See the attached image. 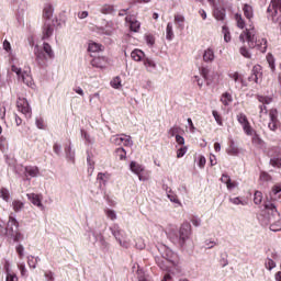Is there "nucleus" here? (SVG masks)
Listing matches in <instances>:
<instances>
[{
  "instance_id": "f257e3e1",
  "label": "nucleus",
  "mask_w": 281,
  "mask_h": 281,
  "mask_svg": "<svg viewBox=\"0 0 281 281\" xmlns=\"http://www.w3.org/2000/svg\"><path fill=\"white\" fill-rule=\"evenodd\" d=\"M240 43H247L250 49L257 47L262 53L267 52V40L266 38H258L256 36V27L254 24H249V29L244 30L239 35Z\"/></svg>"
},
{
  "instance_id": "f03ea898",
  "label": "nucleus",
  "mask_w": 281,
  "mask_h": 281,
  "mask_svg": "<svg viewBox=\"0 0 281 281\" xmlns=\"http://www.w3.org/2000/svg\"><path fill=\"white\" fill-rule=\"evenodd\" d=\"M266 214L269 216L271 232H281V217L273 204L266 205Z\"/></svg>"
},
{
  "instance_id": "7ed1b4c3",
  "label": "nucleus",
  "mask_w": 281,
  "mask_h": 281,
  "mask_svg": "<svg viewBox=\"0 0 281 281\" xmlns=\"http://www.w3.org/2000/svg\"><path fill=\"white\" fill-rule=\"evenodd\" d=\"M11 71L16 75L19 82H23V85H26V87H32L34 85V79H32L30 68L22 70L21 67L12 65Z\"/></svg>"
},
{
  "instance_id": "20e7f679",
  "label": "nucleus",
  "mask_w": 281,
  "mask_h": 281,
  "mask_svg": "<svg viewBox=\"0 0 281 281\" xmlns=\"http://www.w3.org/2000/svg\"><path fill=\"white\" fill-rule=\"evenodd\" d=\"M167 254L162 255V259H158V265L160 269H164L165 271H169V273H175V262L170 260L172 256H175V252L172 250L167 249ZM173 267V269H172Z\"/></svg>"
},
{
  "instance_id": "39448f33",
  "label": "nucleus",
  "mask_w": 281,
  "mask_h": 281,
  "mask_svg": "<svg viewBox=\"0 0 281 281\" xmlns=\"http://www.w3.org/2000/svg\"><path fill=\"white\" fill-rule=\"evenodd\" d=\"M130 168L134 172V175H137L139 181H148V179H150V176L144 170L142 165L132 161Z\"/></svg>"
},
{
  "instance_id": "423d86ee",
  "label": "nucleus",
  "mask_w": 281,
  "mask_h": 281,
  "mask_svg": "<svg viewBox=\"0 0 281 281\" xmlns=\"http://www.w3.org/2000/svg\"><path fill=\"white\" fill-rule=\"evenodd\" d=\"M111 142L116 146H133V140L131 139V136L125 134L112 136Z\"/></svg>"
},
{
  "instance_id": "0eeeda50",
  "label": "nucleus",
  "mask_w": 281,
  "mask_h": 281,
  "mask_svg": "<svg viewBox=\"0 0 281 281\" xmlns=\"http://www.w3.org/2000/svg\"><path fill=\"white\" fill-rule=\"evenodd\" d=\"M18 111L26 115L27 117H32V108H30V103L25 98H19L18 100Z\"/></svg>"
},
{
  "instance_id": "6e6552de",
  "label": "nucleus",
  "mask_w": 281,
  "mask_h": 281,
  "mask_svg": "<svg viewBox=\"0 0 281 281\" xmlns=\"http://www.w3.org/2000/svg\"><path fill=\"white\" fill-rule=\"evenodd\" d=\"M258 101L262 104L259 106V117L260 120H267V105L265 104H271L272 99L269 97H258Z\"/></svg>"
},
{
  "instance_id": "1a4fd4ad",
  "label": "nucleus",
  "mask_w": 281,
  "mask_h": 281,
  "mask_svg": "<svg viewBox=\"0 0 281 281\" xmlns=\"http://www.w3.org/2000/svg\"><path fill=\"white\" fill-rule=\"evenodd\" d=\"M237 121L239 124H241L245 133L248 135H254V130L251 128V125H249V121L247 120V116L245 114H238Z\"/></svg>"
},
{
  "instance_id": "9d476101",
  "label": "nucleus",
  "mask_w": 281,
  "mask_h": 281,
  "mask_svg": "<svg viewBox=\"0 0 281 281\" xmlns=\"http://www.w3.org/2000/svg\"><path fill=\"white\" fill-rule=\"evenodd\" d=\"M269 117H270V122L268 126L270 131H277L278 130V110L271 109L269 111Z\"/></svg>"
},
{
  "instance_id": "9b49d317",
  "label": "nucleus",
  "mask_w": 281,
  "mask_h": 281,
  "mask_svg": "<svg viewBox=\"0 0 281 281\" xmlns=\"http://www.w3.org/2000/svg\"><path fill=\"white\" fill-rule=\"evenodd\" d=\"M19 229V222H16L13 217L9 218L7 224V234L8 236H14Z\"/></svg>"
},
{
  "instance_id": "f8f14e48",
  "label": "nucleus",
  "mask_w": 281,
  "mask_h": 281,
  "mask_svg": "<svg viewBox=\"0 0 281 281\" xmlns=\"http://www.w3.org/2000/svg\"><path fill=\"white\" fill-rule=\"evenodd\" d=\"M268 12H272V16H276L278 12H281V0H271L268 7Z\"/></svg>"
},
{
  "instance_id": "ddd939ff",
  "label": "nucleus",
  "mask_w": 281,
  "mask_h": 281,
  "mask_svg": "<svg viewBox=\"0 0 281 281\" xmlns=\"http://www.w3.org/2000/svg\"><path fill=\"white\" fill-rule=\"evenodd\" d=\"M190 229H191V226L189 223H184L181 225L179 231L181 240H187V238H190Z\"/></svg>"
},
{
  "instance_id": "4468645a",
  "label": "nucleus",
  "mask_w": 281,
  "mask_h": 281,
  "mask_svg": "<svg viewBox=\"0 0 281 281\" xmlns=\"http://www.w3.org/2000/svg\"><path fill=\"white\" fill-rule=\"evenodd\" d=\"M243 12L246 19H248L250 25H254V23L251 22V20L254 19V8L249 4H244Z\"/></svg>"
},
{
  "instance_id": "2eb2a0df",
  "label": "nucleus",
  "mask_w": 281,
  "mask_h": 281,
  "mask_svg": "<svg viewBox=\"0 0 281 281\" xmlns=\"http://www.w3.org/2000/svg\"><path fill=\"white\" fill-rule=\"evenodd\" d=\"M54 34V25L52 24H44L43 31H42V38H49Z\"/></svg>"
},
{
  "instance_id": "dca6fc26",
  "label": "nucleus",
  "mask_w": 281,
  "mask_h": 281,
  "mask_svg": "<svg viewBox=\"0 0 281 281\" xmlns=\"http://www.w3.org/2000/svg\"><path fill=\"white\" fill-rule=\"evenodd\" d=\"M146 54L143 53L142 49H134L132 53H131V57L133 60H135L136 63H142V60H144Z\"/></svg>"
},
{
  "instance_id": "f3484780",
  "label": "nucleus",
  "mask_w": 281,
  "mask_h": 281,
  "mask_svg": "<svg viewBox=\"0 0 281 281\" xmlns=\"http://www.w3.org/2000/svg\"><path fill=\"white\" fill-rule=\"evenodd\" d=\"M215 58L216 56L214 55V49L207 48L204 50V54H203L204 63H214Z\"/></svg>"
},
{
  "instance_id": "a211bd4d",
  "label": "nucleus",
  "mask_w": 281,
  "mask_h": 281,
  "mask_svg": "<svg viewBox=\"0 0 281 281\" xmlns=\"http://www.w3.org/2000/svg\"><path fill=\"white\" fill-rule=\"evenodd\" d=\"M27 199L29 201H31V203H33V205H36L37 207H43V203L41 202V195L29 193Z\"/></svg>"
},
{
  "instance_id": "6ab92c4d",
  "label": "nucleus",
  "mask_w": 281,
  "mask_h": 281,
  "mask_svg": "<svg viewBox=\"0 0 281 281\" xmlns=\"http://www.w3.org/2000/svg\"><path fill=\"white\" fill-rule=\"evenodd\" d=\"M126 23H130V30H132V32H139V27L142 25L139 21L133 18H126Z\"/></svg>"
},
{
  "instance_id": "aec40b11",
  "label": "nucleus",
  "mask_w": 281,
  "mask_h": 281,
  "mask_svg": "<svg viewBox=\"0 0 281 281\" xmlns=\"http://www.w3.org/2000/svg\"><path fill=\"white\" fill-rule=\"evenodd\" d=\"M93 67H98L99 69H104L106 67V58L104 57H95L92 60Z\"/></svg>"
},
{
  "instance_id": "412c9836",
  "label": "nucleus",
  "mask_w": 281,
  "mask_h": 281,
  "mask_svg": "<svg viewBox=\"0 0 281 281\" xmlns=\"http://www.w3.org/2000/svg\"><path fill=\"white\" fill-rule=\"evenodd\" d=\"M144 67L146 68V71L153 72L155 69H157V64L153 61L150 58L144 59Z\"/></svg>"
},
{
  "instance_id": "4be33fe9",
  "label": "nucleus",
  "mask_w": 281,
  "mask_h": 281,
  "mask_svg": "<svg viewBox=\"0 0 281 281\" xmlns=\"http://www.w3.org/2000/svg\"><path fill=\"white\" fill-rule=\"evenodd\" d=\"M235 21L239 30H245V27H247V24L245 23V19H243V15L240 13L235 14Z\"/></svg>"
},
{
  "instance_id": "5701e85b",
  "label": "nucleus",
  "mask_w": 281,
  "mask_h": 281,
  "mask_svg": "<svg viewBox=\"0 0 281 281\" xmlns=\"http://www.w3.org/2000/svg\"><path fill=\"white\" fill-rule=\"evenodd\" d=\"M252 74L255 76L256 82H258V80H261L262 79V66H260V65L254 66Z\"/></svg>"
},
{
  "instance_id": "b1692460",
  "label": "nucleus",
  "mask_w": 281,
  "mask_h": 281,
  "mask_svg": "<svg viewBox=\"0 0 281 281\" xmlns=\"http://www.w3.org/2000/svg\"><path fill=\"white\" fill-rule=\"evenodd\" d=\"M233 98L229 92H225L222 94L221 102L224 104V106H229L232 104Z\"/></svg>"
},
{
  "instance_id": "393cba45",
  "label": "nucleus",
  "mask_w": 281,
  "mask_h": 281,
  "mask_svg": "<svg viewBox=\"0 0 281 281\" xmlns=\"http://www.w3.org/2000/svg\"><path fill=\"white\" fill-rule=\"evenodd\" d=\"M281 192V183H277L272 187L271 192H270V199L271 201H276V195L280 194Z\"/></svg>"
},
{
  "instance_id": "a878e982",
  "label": "nucleus",
  "mask_w": 281,
  "mask_h": 281,
  "mask_svg": "<svg viewBox=\"0 0 281 281\" xmlns=\"http://www.w3.org/2000/svg\"><path fill=\"white\" fill-rule=\"evenodd\" d=\"M266 59H267L268 66L270 67L272 74H274L276 72V58L273 57L272 54H268Z\"/></svg>"
},
{
  "instance_id": "bb28decb",
  "label": "nucleus",
  "mask_w": 281,
  "mask_h": 281,
  "mask_svg": "<svg viewBox=\"0 0 281 281\" xmlns=\"http://www.w3.org/2000/svg\"><path fill=\"white\" fill-rule=\"evenodd\" d=\"M43 49H44L47 58H54V49H52V45H49L48 43H44Z\"/></svg>"
},
{
  "instance_id": "cd10ccee",
  "label": "nucleus",
  "mask_w": 281,
  "mask_h": 281,
  "mask_svg": "<svg viewBox=\"0 0 281 281\" xmlns=\"http://www.w3.org/2000/svg\"><path fill=\"white\" fill-rule=\"evenodd\" d=\"M0 199L8 203V201H10V191L3 187H0Z\"/></svg>"
},
{
  "instance_id": "c85d7f7f",
  "label": "nucleus",
  "mask_w": 281,
  "mask_h": 281,
  "mask_svg": "<svg viewBox=\"0 0 281 281\" xmlns=\"http://www.w3.org/2000/svg\"><path fill=\"white\" fill-rule=\"evenodd\" d=\"M214 16L217 21H224L225 20V9H215Z\"/></svg>"
},
{
  "instance_id": "c756f323",
  "label": "nucleus",
  "mask_w": 281,
  "mask_h": 281,
  "mask_svg": "<svg viewBox=\"0 0 281 281\" xmlns=\"http://www.w3.org/2000/svg\"><path fill=\"white\" fill-rule=\"evenodd\" d=\"M44 16L46 19H52V16H54V7H52V4H47L44 8Z\"/></svg>"
},
{
  "instance_id": "7c9ffc66",
  "label": "nucleus",
  "mask_w": 281,
  "mask_h": 281,
  "mask_svg": "<svg viewBox=\"0 0 281 281\" xmlns=\"http://www.w3.org/2000/svg\"><path fill=\"white\" fill-rule=\"evenodd\" d=\"M5 271H7V281H19V278L16 274L10 272V266H5Z\"/></svg>"
},
{
  "instance_id": "2f4dec72",
  "label": "nucleus",
  "mask_w": 281,
  "mask_h": 281,
  "mask_svg": "<svg viewBox=\"0 0 281 281\" xmlns=\"http://www.w3.org/2000/svg\"><path fill=\"white\" fill-rule=\"evenodd\" d=\"M173 36H175V33L172 32V23H168L166 29V38L168 41H172Z\"/></svg>"
},
{
  "instance_id": "473e14b6",
  "label": "nucleus",
  "mask_w": 281,
  "mask_h": 281,
  "mask_svg": "<svg viewBox=\"0 0 281 281\" xmlns=\"http://www.w3.org/2000/svg\"><path fill=\"white\" fill-rule=\"evenodd\" d=\"M222 33L224 34L225 43H229V41H232V34L229 33V29H227V26H223Z\"/></svg>"
},
{
  "instance_id": "72a5a7b5",
  "label": "nucleus",
  "mask_w": 281,
  "mask_h": 281,
  "mask_svg": "<svg viewBox=\"0 0 281 281\" xmlns=\"http://www.w3.org/2000/svg\"><path fill=\"white\" fill-rule=\"evenodd\" d=\"M115 11V8L111 4H104L102 8H101V12L102 14H111V12H114Z\"/></svg>"
},
{
  "instance_id": "f704fd0d",
  "label": "nucleus",
  "mask_w": 281,
  "mask_h": 281,
  "mask_svg": "<svg viewBox=\"0 0 281 281\" xmlns=\"http://www.w3.org/2000/svg\"><path fill=\"white\" fill-rule=\"evenodd\" d=\"M29 177H38V168L37 167H27L25 168Z\"/></svg>"
},
{
  "instance_id": "c9c22d12",
  "label": "nucleus",
  "mask_w": 281,
  "mask_h": 281,
  "mask_svg": "<svg viewBox=\"0 0 281 281\" xmlns=\"http://www.w3.org/2000/svg\"><path fill=\"white\" fill-rule=\"evenodd\" d=\"M254 203L256 205H260L262 203V192L260 191L255 192Z\"/></svg>"
},
{
  "instance_id": "e433bc0d",
  "label": "nucleus",
  "mask_w": 281,
  "mask_h": 281,
  "mask_svg": "<svg viewBox=\"0 0 281 281\" xmlns=\"http://www.w3.org/2000/svg\"><path fill=\"white\" fill-rule=\"evenodd\" d=\"M35 56L37 60H47V56L38 49V46H35Z\"/></svg>"
},
{
  "instance_id": "4c0bfd02",
  "label": "nucleus",
  "mask_w": 281,
  "mask_h": 281,
  "mask_svg": "<svg viewBox=\"0 0 281 281\" xmlns=\"http://www.w3.org/2000/svg\"><path fill=\"white\" fill-rule=\"evenodd\" d=\"M229 201L233 205H247V201H244L240 198H231Z\"/></svg>"
},
{
  "instance_id": "58836bf2",
  "label": "nucleus",
  "mask_w": 281,
  "mask_h": 281,
  "mask_svg": "<svg viewBox=\"0 0 281 281\" xmlns=\"http://www.w3.org/2000/svg\"><path fill=\"white\" fill-rule=\"evenodd\" d=\"M111 87H113V89H120V87H122V79H120V77H115L111 81Z\"/></svg>"
},
{
  "instance_id": "ea45409f",
  "label": "nucleus",
  "mask_w": 281,
  "mask_h": 281,
  "mask_svg": "<svg viewBox=\"0 0 281 281\" xmlns=\"http://www.w3.org/2000/svg\"><path fill=\"white\" fill-rule=\"evenodd\" d=\"M88 49L89 52H100V49H102V46L98 43H90Z\"/></svg>"
},
{
  "instance_id": "a19ab883",
  "label": "nucleus",
  "mask_w": 281,
  "mask_h": 281,
  "mask_svg": "<svg viewBox=\"0 0 281 281\" xmlns=\"http://www.w3.org/2000/svg\"><path fill=\"white\" fill-rule=\"evenodd\" d=\"M238 153H239V149H238V147L235 146V145H231V146L228 147V149H227V154H228V155L236 156V155H238Z\"/></svg>"
},
{
  "instance_id": "79ce46f5",
  "label": "nucleus",
  "mask_w": 281,
  "mask_h": 281,
  "mask_svg": "<svg viewBox=\"0 0 281 281\" xmlns=\"http://www.w3.org/2000/svg\"><path fill=\"white\" fill-rule=\"evenodd\" d=\"M239 53L241 56H244V58H251V53L245 46L239 48Z\"/></svg>"
},
{
  "instance_id": "37998d69",
  "label": "nucleus",
  "mask_w": 281,
  "mask_h": 281,
  "mask_svg": "<svg viewBox=\"0 0 281 281\" xmlns=\"http://www.w3.org/2000/svg\"><path fill=\"white\" fill-rule=\"evenodd\" d=\"M14 212H19L20 210H23V202L21 201H13L12 202Z\"/></svg>"
},
{
  "instance_id": "c03bdc74",
  "label": "nucleus",
  "mask_w": 281,
  "mask_h": 281,
  "mask_svg": "<svg viewBox=\"0 0 281 281\" xmlns=\"http://www.w3.org/2000/svg\"><path fill=\"white\" fill-rule=\"evenodd\" d=\"M213 117L220 126H223V120L221 119V114H218L216 110L213 111Z\"/></svg>"
},
{
  "instance_id": "a18cd8bd",
  "label": "nucleus",
  "mask_w": 281,
  "mask_h": 281,
  "mask_svg": "<svg viewBox=\"0 0 281 281\" xmlns=\"http://www.w3.org/2000/svg\"><path fill=\"white\" fill-rule=\"evenodd\" d=\"M270 164L273 166V168H281V158H272Z\"/></svg>"
},
{
  "instance_id": "49530a36",
  "label": "nucleus",
  "mask_w": 281,
  "mask_h": 281,
  "mask_svg": "<svg viewBox=\"0 0 281 281\" xmlns=\"http://www.w3.org/2000/svg\"><path fill=\"white\" fill-rule=\"evenodd\" d=\"M188 153V147H180L177 151V157L178 159H180V157H183V155H186Z\"/></svg>"
},
{
  "instance_id": "de8ad7c7",
  "label": "nucleus",
  "mask_w": 281,
  "mask_h": 281,
  "mask_svg": "<svg viewBox=\"0 0 281 281\" xmlns=\"http://www.w3.org/2000/svg\"><path fill=\"white\" fill-rule=\"evenodd\" d=\"M168 199H169L172 203H177L178 205H181V202L179 201V198H177V195H175L173 193H169V194H168Z\"/></svg>"
},
{
  "instance_id": "09e8293b",
  "label": "nucleus",
  "mask_w": 281,
  "mask_h": 281,
  "mask_svg": "<svg viewBox=\"0 0 281 281\" xmlns=\"http://www.w3.org/2000/svg\"><path fill=\"white\" fill-rule=\"evenodd\" d=\"M116 155L120 157V159H126V150H124V148H119L116 150Z\"/></svg>"
},
{
  "instance_id": "8fccbe9b",
  "label": "nucleus",
  "mask_w": 281,
  "mask_h": 281,
  "mask_svg": "<svg viewBox=\"0 0 281 281\" xmlns=\"http://www.w3.org/2000/svg\"><path fill=\"white\" fill-rule=\"evenodd\" d=\"M186 21V18L181 14L175 15V23H178V25H181Z\"/></svg>"
},
{
  "instance_id": "3c124183",
  "label": "nucleus",
  "mask_w": 281,
  "mask_h": 281,
  "mask_svg": "<svg viewBox=\"0 0 281 281\" xmlns=\"http://www.w3.org/2000/svg\"><path fill=\"white\" fill-rule=\"evenodd\" d=\"M145 41L147 45H150V46L155 45V37L153 35H146Z\"/></svg>"
},
{
  "instance_id": "603ef678",
  "label": "nucleus",
  "mask_w": 281,
  "mask_h": 281,
  "mask_svg": "<svg viewBox=\"0 0 281 281\" xmlns=\"http://www.w3.org/2000/svg\"><path fill=\"white\" fill-rule=\"evenodd\" d=\"M209 74H210V69H207V68L200 69V75L202 76V78H204V80H207Z\"/></svg>"
},
{
  "instance_id": "864d4df0",
  "label": "nucleus",
  "mask_w": 281,
  "mask_h": 281,
  "mask_svg": "<svg viewBox=\"0 0 281 281\" xmlns=\"http://www.w3.org/2000/svg\"><path fill=\"white\" fill-rule=\"evenodd\" d=\"M266 267H267V269H269V271H271V269H274L276 262L272 259H268L266 261Z\"/></svg>"
},
{
  "instance_id": "5fc2aeb1",
  "label": "nucleus",
  "mask_w": 281,
  "mask_h": 281,
  "mask_svg": "<svg viewBox=\"0 0 281 281\" xmlns=\"http://www.w3.org/2000/svg\"><path fill=\"white\" fill-rule=\"evenodd\" d=\"M205 164H206L205 157L204 156H200L199 157V161H198L199 168H205Z\"/></svg>"
},
{
  "instance_id": "6e6d98bb",
  "label": "nucleus",
  "mask_w": 281,
  "mask_h": 281,
  "mask_svg": "<svg viewBox=\"0 0 281 281\" xmlns=\"http://www.w3.org/2000/svg\"><path fill=\"white\" fill-rule=\"evenodd\" d=\"M229 78H232V80H234L235 82H238L240 75L236 71L228 74Z\"/></svg>"
},
{
  "instance_id": "4d7b16f0",
  "label": "nucleus",
  "mask_w": 281,
  "mask_h": 281,
  "mask_svg": "<svg viewBox=\"0 0 281 281\" xmlns=\"http://www.w3.org/2000/svg\"><path fill=\"white\" fill-rule=\"evenodd\" d=\"M216 246V241H212L210 239H207L204 244V247H206V249H212V247Z\"/></svg>"
},
{
  "instance_id": "13d9d810",
  "label": "nucleus",
  "mask_w": 281,
  "mask_h": 281,
  "mask_svg": "<svg viewBox=\"0 0 281 281\" xmlns=\"http://www.w3.org/2000/svg\"><path fill=\"white\" fill-rule=\"evenodd\" d=\"M236 186H238V184L236 182H233L232 178H229V181L226 182L227 190H234V188H236Z\"/></svg>"
},
{
  "instance_id": "bf43d9fd",
  "label": "nucleus",
  "mask_w": 281,
  "mask_h": 281,
  "mask_svg": "<svg viewBox=\"0 0 281 281\" xmlns=\"http://www.w3.org/2000/svg\"><path fill=\"white\" fill-rule=\"evenodd\" d=\"M120 245H122L123 247H128L131 239H126V238H119Z\"/></svg>"
},
{
  "instance_id": "052dcab7",
  "label": "nucleus",
  "mask_w": 281,
  "mask_h": 281,
  "mask_svg": "<svg viewBox=\"0 0 281 281\" xmlns=\"http://www.w3.org/2000/svg\"><path fill=\"white\" fill-rule=\"evenodd\" d=\"M194 78L199 87H203V85H205V78L201 79L199 76H194Z\"/></svg>"
},
{
  "instance_id": "680f3d73",
  "label": "nucleus",
  "mask_w": 281,
  "mask_h": 281,
  "mask_svg": "<svg viewBox=\"0 0 281 281\" xmlns=\"http://www.w3.org/2000/svg\"><path fill=\"white\" fill-rule=\"evenodd\" d=\"M176 142H177V144H179L180 146H183V144H186V139H184L183 136H181V135H176Z\"/></svg>"
},
{
  "instance_id": "e2e57ef3",
  "label": "nucleus",
  "mask_w": 281,
  "mask_h": 281,
  "mask_svg": "<svg viewBox=\"0 0 281 281\" xmlns=\"http://www.w3.org/2000/svg\"><path fill=\"white\" fill-rule=\"evenodd\" d=\"M106 215L109 218H111V221H115L117 218V216L115 215V211H108Z\"/></svg>"
},
{
  "instance_id": "0e129e2a",
  "label": "nucleus",
  "mask_w": 281,
  "mask_h": 281,
  "mask_svg": "<svg viewBox=\"0 0 281 281\" xmlns=\"http://www.w3.org/2000/svg\"><path fill=\"white\" fill-rule=\"evenodd\" d=\"M16 251H18L19 256L23 257L25 248H23V246L20 245V246L16 247Z\"/></svg>"
},
{
  "instance_id": "69168bd1",
  "label": "nucleus",
  "mask_w": 281,
  "mask_h": 281,
  "mask_svg": "<svg viewBox=\"0 0 281 281\" xmlns=\"http://www.w3.org/2000/svg\"><path fill=\"white\" fill-rule=\"evenodd\" d=\"M229 179H231L229 176L223 175L221 178V181H222V183H225V186H226V183H229Z\"/></svg>"
},
{
  "instance_id": "338daca9",
  "label": "nucleus",
  "mask_w": 281,
  "mask_h": 281,
  "mask_svg": "<svg viewBox=\"0 0 281 281\" xmlns=\"http://www.w3.org/2000/svg\"><path fill=\"white\" fill-rule=\"evenodd\" d=\"M3 49H5V52H10L12 49V47L10 46V42L8 41L3 42Z\"/></svg>"
},
{
  "instance_id": "774afa93",
  "label": "nucleus",
  "mask_w": 281,
  "mask_h": 281,
  "mask_svg": "<svg viewBox=\"0 0 281 281\" xmlns=\"http://www.w3.org/2000/svg\"><path fill=\"white\" fill-rule=\"evenodd\" d=\"M210 164H211V166H216V156L215 155L211 154Z\"/></svg>"
}]
</instances>
